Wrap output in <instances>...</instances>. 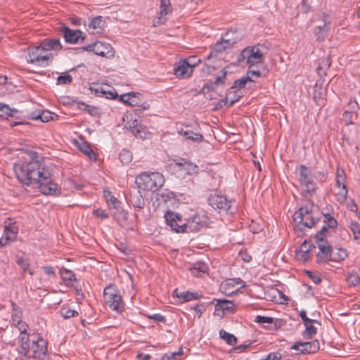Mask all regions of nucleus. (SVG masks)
<instances>
[{"instance_id":"1","label":"nucleus","mask_w":360,"mask_h":360,"mask_svg":"<svg viewBox=\"0 0 360 360\" xmlns=\"http://www.w3.org/2000/svg\"><path fill=\"white\" fill-rule=\"evenodd\" d=\"M31 158L32 160L28 162L15 165L14 170L19 181L27 186L39 188L44 195H60V189L53 182L49 171L44 168L42 158L39 159L36 152L32 153Z\"/></svg>"},{"instance_id":"2","label":"nucleus","mask_w":360,"mask_h":360,"mask_svg":"<svg viewBox=\"0 0 360 360\" xmlns=\"http://www.w3.org/2000/svg\"><path fill=\"white\" fill-rule=\"evenodd\" d=\"M135 183L139 189L155 192L163 186L165 178L159 172H143L136 177Z\"/></svg>"},{"instance_id":"3","label":"nucleus","mask_w":360,"mask_h":360,"mask_svg":"<svg viewBox=\"0 0 360 360\" xmlns=\"http://www.w3.org/2000/svg\"><path fill=\"white\" fill-rule=\"evenodd\" d=\"M310 207L305 206L300 208L293 215V221L296 223L295 229L302 231L304 228H312L318 221L316 213L313 211L314 204L309 200Z\"/></svg>"},{"instance_id":"4","label":"nucleus","mask_w":360,"mask_h":360,"mask_svg":"<svg viewBox=\"0 0 360 360\" xmlns=\"http://www.w3.org/2000/svg\"><path fill=\"white\" fill-rule=\"evenodd\" d=\"M104 299L108 307L113 311L121 314L124 310V302L120 295V290L112 285L107 286L104 289Z\"/></svg>"},{"instance_id":"5","label":"nucleus","mask_w":360,"mask_h":360,"mask_svg":"<svg viewBox=\"0 0 360 360\" xmlns=\"http://www.w3.org/2000/svg\"><path fill=\"white\" fill-rule=\"evenodd\" d=\"M264 53L259 49V44L253 46H248L244 49L238 56V61L243 62L245 60L250 68L258 64L262 63Z\"/></svg>"},{"instance_id":"6","label":"nucleus","mask_w":360,"mask_h":360,"mask_svg":"<svg viewBox=\"0 0 360 360\" xmlns=\"http://www.w3.org/2000/svg\"><path fill=\"white\" fill-rule=\"evenodd\" d=\"M299 171V181L300 186L304 188V196L305 198L311 197L316 193L317 188L312 174L309 169L304 165H300Z\"/></svg>"},{"instance_id":"7","label":"nucleus","mask_w":360,"mask_h":360,"mask_svg":"<svg viewBox=\"0 0 360 360\" xmlns=\"http://www.w3.org/2000/svg\"><path fill=\"white\" fill-rule=\"evenodd\" d=\"M208 204L219 212H224L226 213H233L231 209L232 204L235 202L233 200H227L226 197L217 193H212L209 196Z\"/></svg>"},{"instance_id":"8","label":"nucleus","mask_w":360,"mask_h":360,"mask_svg":"<svg viewBox=\"0 0 360 360\" xmlns=\"http://www.w3.org/2000/svg\"><path fill=\"white\" fill-rule=\"evenodd\" d=\"M27 61L39 65H47L51 56V54L47 53L42 44L40 46L29 49Z\"/></svg>"},{"instance_id":"9","label":"nucleus","mask_w":360,"mask_h":360,"mask_svg":"<svg viewBox=\"0 0 360 360\" xmlns=\"http://www.w3.org/2000/svg\"><path fill=\"white\" fill-rule=\"evenodd\" d=\"M208 218L198 213L184 220V233L198 232L206 226Z\"/></svg>"},{"instance_id":"10","label":"nucleus","mask_w":360,"mask_h":360,"mask_svg":"<svg viewBox=\"0 0 360 360\" xmlns=\"http://www.w3.org/2000/svg\"><path fill=\"white\" fill-rule=\"evenodd\" d=\"M165 219L172 230L176 233H184V220L181 214L169 210L165 212Z\"/></svg>"},{"instance_id":"11","label":"nucleus","mask_w":360,"mask_h":360,"mask_svg":"<svg viewBox=\"0 0 360 360\" xmlns=\"http://www.w3.org/2000/svg\"><path fill=\"white\" fill-rule=\"evenodd\" d=\"M125 127L137 138L142 139L151 138L152 134L148 130V128L141 124L137 120H131Z\"/></svg>"},{"instance_id":"12","label":"nucleus","mask_w":360,"mask_h":360,"mask_svg":"<svg viewBox=\"0 0 360 360\" xmlns=\"http://www.w3.org/2000/svg\"><path fill=\"white\" fill-rule=\"evenodd\" d=\"M195 65L196 63L191 64L186 60H180L174 65V74L179 79L188 78L191 75Z\"/></svg>"},{"instance_id":"13","label":"nucleus","mask_w":360,"mask_h":360,"mask_svg":"<svg viewBox=\"0 0 360 360\" xmlns=\"http://www.w3.org/2000/svg\"><path fill=\"white\" fill-rule=\"evenodd\" d=\"M60 31L65 42L71 44H78L80 40L82 41L85 39V35L79 30H72L67 26H63Z\"/></svg>"},{"instance_id":"14","label":"nucleus","mask_w":360,"mask_h":360,"mask_svg":"<svg viewBox=\"0 0 360 360\" xmlns=\"http://www.w3.org/2000/svg\"><path fill=\"white\" fill-rule=\"evenodd\" d=\"M290 349L297 350L299 354H302L315 353L319 349V342L316 340L311 342H296Z\"/></svg>"},{"instance_id":"15","label":"nucleus","mask_w":360,"mask_h":360,"mask_svg":"<svg viewBox=\"0 0 360 360\" xmlns=\"http://www.w3.org/2000/svg\"><path fill=\"white\" fill-rule=\"evenodd\" d=\"M336 179L335 186L340 189V191L337 193L338 200H346L347 195V189L345 185L346 174L345 170L340 167L336 169Z\"/></svg>"},{"instance_id":"16","label":"nucleus","mask_w":360,"mask_h":360,"mask_svg":"<svg viewBox=\"0 0 360 360\" xmlns=\"http://www.w3.org/2000/svg\"><path fill=\"white\" fill-rule=\"evenodd\" d=\"M317 243L319 252L316 255V262L319 264H326L331 259L332 247L328 241Z\"/></svg>"},{"instance_id":"17","label":"nucleus","mask_w":360,"mask_h":360,"mask_svg":"<svg viewBox=\"0 0 360 360\" xmlns=\"http://www.w3.org/2000/svg\"><path fill=\"white\" fill-rule=\"evenodd\" d=\"M172 12V6L170 3V0H161L160 1V12L159 16H158L155 19H154L153 25L155 27L159 26L160 25L164 24L167 18V15Z\"/></svg>"},{"instance_id":"18","label":"nucleus","mask_w":360,"mask_h":360,"mask_svg":"<svg viewBox=\"0 0 360 360\" xmlns=\"http://www.w3.org/2000/svg\"><path fill=\"white\" fill-rule=\"evenodd\" d=\"M90 90L94 91L98 96H104L106 98L110 99L118 98L117 93L109 85H96L95 87H90Z\"/></svg>"},{"instance_id":"19","label":"nucleus","mask_w":360,"mask_h":360,"mask_svg":"<svg viewBox=\"0 0 360 360\" xmlns=\"http://www.w3.org/2000/svg\"><path fill=\"white\" fill-rule=\"evenodd\" d=\"M216 302L214 315L222 317L226 311L232 312L234 309L235 304L233 302L226 300L214 299L212 303Z\"/></svg>"},{"instance_id":"20","label":"nucleus","mask_w":360,"mask_h":360,"mask_svg":"<svg viewBox=\"0 0 360 360\" xmlns=\"http://www.w3.org/2000/svg\"><path fill=\"white\" fill-rule=\"evenodd\" d=\"M174 162L179 167L180 171L185 172L188 175H194L198 173V166L184 158L174 160Z\"/></svg>"},{"instance_id":"21","label":"nucleus","mask_w":360,"mask_h":360,"mask_svg":"<svg viewBox=\"0 0 360 360\" xmlns=\"http://www.w3.org/2000/svg\"><path fill=\"white\" fill-rule=\"evenodd\" d=\"M18 339L19 347L17 351L18 354L25 357H27L30 349V335H20Z\"/></svg>"},{"instance_id":"22","label":"nucleus","mask_w":360,"mask_h":360,"mask_svg":"<svg viewBox=\"0 0 360 360\" xmlns=\"http://www.w3.org/2000/svg\"><path fill=\"white\" fill-rule=\"evenodd\" d=\"M130 202L134 207L143 209L145 206V200L141 191L136 187L130 189Z\"/></svg>"},{"instance_id":"23","label":"nucleus","mask_w":360,"mask_h":360,"mask_svg":"<svg viewBox=\"0 0 360 360\" xmlns=\"http://www.w3.org/2000/svg\"><path fill=\"white\" fill-rule=\"evenodd\" d=\"M32 344L35 345L37 347V349H34L33 351V358H39L41 354L44 355L47 353L48 342L43 339L42 337L39 336L37 340L32 342Z\"/></svg>"},{"instance_id":"24","label":"nucleus","mask_w":360,"mask_h":360,"mask_svg":"<svg viewBox=\"0 0 360 360\" xmlns=\"http://www.w3.org/2000/svg\"><path fill=\"white\" fill-rule=\"evenodd\" d=\"M157 195V200L166 205H173L176 201V195L168 189L162 190L160 193H158Z\"/></svg>"},{"instance_id":"25","label":"nucleus","mask_w":360,"mask_h":360,"mask_svg":"<svg viewBox=\"0 0 360 360\" xmlns=\"http://www.w3.org/2000/svg\"><path fill=\"white\" fill-rule=\"evenodd\" d=\"M173 295L177 297L181 302L195 300L200 297L197 292H191L189 291L179 292L178 289L174 290Z\"/></svg>"},{"instance_id":"26","label":"nucleus","mask_w":360,"mask_h":360,"mask_svg":"<svg viewBox=\"0 0 360 360\" xmlns=\"http://www.w3.org/2000/svg\"><path fill=\"white\" fill-rule=\"evenodd\" d=\"M189 271L193 276L199 277L200 276V273L204 274L208 271V266L202 261H198L189 267Z\"/></svg>"},{"instance_id":"27","label":"nucleus","mask_w":360,"mask_h":360,"mask_svg":"<svg viewBox=\"0 0 360 360\" xmlns=\"http://www.w3.org/2000/svg\"><path fill=\"white\" fill-rule=\"evenodd\" d=\"M53 113L49 110H40L32 112L30 118L32 120H40L43 122H47L53 120Z\"/></svg>"},{"instance_id":"28","label":"nucleus","mask_w":360,"mask_h":360,"mask_svg":"<svg viewBox=\"0 0 360 360\" xmlns=\"http://www.w3.org/2000/svg\"><path fill=\"white\" fill-rule=\"evenodd\" d=\"M326 18L327 15L324 13L323 15V25L317 26L315 28L314 34L316 37V41H323L327 35L328 29L326 27Z\"/></svg>"},{"instance_id":"29","label":"nucleus","mask_w":360,"mask_h":360,"mask_svg":"<svg viewBox=\"0 0 360 360\" xmlns=\"http://www.w3.org/2000/svg\"><path fill=\"white\" fill-rule=\"evenodd\" d=\"M18 227L15 223H11L4 227V235L6 240L13 241L16 238Z\"/></svg>"},{"instance_id":"30","label":"nucleus","mask_w":360,"mask_h":360,"mask_svg":"<svg viewBox=\"0 0 360 360\" xmlns=\"http://www.w3.org/2000/svg\"><path fill=\"white\" fill-rule=\"evenodd\" d=\"M75 102L79 109L87 112L91 116H98L101 114L100 109L98 107L86 104L82 101Z\"/></svg>"},{"instance_id":"31","label":"nucleus","mask_w":360,"mask_h":360,"mask_svg":"<svg viewBox=\"0 0 360 360\" xmlns=\"http://www.w3.org/2000/svg\"><path fill=\"white\" fill-rule=\"evenodd\" d=\"M347 256V252L345 248H337L335 250L332 248L330 261L340 262L345 260Z\"/></svg>"},{"instance_id":"32","label":"nucleus","mask_w":360,"mask_h":360,"mask_svg":"<svg viewBox=\"0 0 360 360\" xmlns=\"http://www.w3.org/2000/svg\"><path fill=\"white\" fill-rule=\"evenodd\" d=\"M42 44L46 51L50 50L59 51L63 49L60 41L58 39H45Z\"/></svg>"},{"instance_id":"33","label":"nucleus","mask_w":360,"mask_h":360,"mask_svg":"<svg viewBox=\"0 0 360 360\" xmlns=\"http://www.w3.org/2000/svg\"><path fill=\"white\" fill-rule=\"evenodd\" d=\"M179 133L184 136L186 139L191 140L193 142L200 143L203 139V136L201 134L194 133L191 130H181Z\"/></svg>"},{"instance_id":"34","label":"nucleus","mask_w":360,"mask_h":360,"mask_svg":"<svg viewBox=\"0 0 360 360\" xmlns=\"http://www.w3.org/2000/svg\"><path fill=\"white\" fill-rule=\"evenodd\" d=\"M332 60L330 56L323 58L317 68V72L321 77L326 75V72H321V70H328L331 65Z\"/></svg>"},{"instance_id":"35","label":"nucleus","mask_w":360,"mask_h":360,"mask_svg":"<svg viewBox=\"0 0 360 360\" xmlns=\"http://www.w3.org/2000/svg\"><path fill=\"white\" fill-rule=\"evenodd\" d=\"M12 307V322L13 325L19 323L22 321V313L21 309L14 302H11Z\"/></svg>"},{"instance_id":"36","label":"nucleus","mask_w":360,"mask_h":360,"mask_svg":"<svg viewBox=\"0 0 360 360\" xmlns=\"http://www.w3.org/2000/svg\"><path fill=\"white\" fill-rule=\"evenodd\" d=\"M79 150L90 160H96V153L91 149V146L87 142H84L79 146Z\"/></svg>"},{"instance_id":"37","label":"nucleus","mask_w":360,"mask_h":360,"mask_svg":"<svg viewBox=\"0 0 360 360\" xmlns=\"http://www.w3.org/2000/svg\"><path fill=\"white\" fill-rule=\"evenodd\" d=\"M219 337L229 345L233 346L237 343V338L223 329L219 331Z\"/></svg>"},{"instance_id":"38","label":"nucleus","mask_w":360,"mask_h":360,"mask_svg":"<svg viewBox=\"0 0 360 360\" xmlns=\"http://www.w3.org/2000/svg\"><path fill=\"white\" fill-rule=\"evenodd\" d=\"M110 49H111V47L109 44L101 41H96L95 54L101 56H105L108 54Z\"/></svg>"},{"instance_id":"39","label":"nucleus","mask_w":360,"mask_h":360,"mask_svg":"<svg viewBox=\"0 0 360 360\" xmlns=\"http://www.w3.org/2000/svg\"><path fill=\"white\" fill-rule=\"evenodd\" d=\"M16 109L11 108L8 105L0 103V116L7 119L8 117H13L17 112Z\"/></svg>"},{"instance_id":"40","label":"nucleus","mask_w":360,"mask_h":360,"mask_svg":"<svg viewBox=\"0 0 360 360\" xmlns=\"http://www.w3.org/2000/svg\"><path fill=\"white\" fill-rule=\"evenodd\" d=\"M315 322H310V323H304V326L306 327L305 330L303 332L302 335L306 339H310L314 335L316 332L317 329L316 328L313 326V323Z\"/></svg>"},{"instance_id":"41","label":"nucleus","mask_w":360,"mask_h":360,"mask_svg":"<svg viewBox=\"0 0 360 360\" xmlns=\"http://www.w3.org/2000/svg\"><path fill=\"white\" fill-rule=\"evenodd\" d=\"M119 101H122L124 103H127L130 105H135L137 104V102L135 101L136 94L132 93H129L126 94H122L121 96H118Z\"/></svg>"},{"instance_id":"42","label":"nucleus","mask_w":360,"mask_h":360,"mask_svg":"<svg viewBox=\"0 0 360 360\" xmlns=\"http://www.w3.org/2000/svg\"><path fill=\"white\" fill-rule=\"evenodd\" d=\"M232 43L229 40L221 39L218 41L214 47V50L215 52L221 53L225 51L226 49L231 47Z\"/></svg>"},{"instance_id":"43","label":"nucleus","mask_w":360,"mask_h":360,"mask_svg":"<svg viewBox=\"0 0 360 360\" xmlns=\"http://www.w3.org/2000/svg\"><path fill=\"white\" fill-rule=\"evenodd\" d=\"M250 76L243 77L240 79L235 80L233 86L231 87V89H242L244 88L248 82H252Z\"/></svg>"},{"instance_id":"44","label":"nucleus","mask_w":360,"mask_h":360,"mask_svg":"<svg viewBox=\"0 0 360 360\" xmlns=\"http://www.w3.org/2000/svg\"><path fill=\"white\" fill-rule=\"evenodd\" d=\"M347 282L349 285L356 286L360 283V276L355 271L350 272L347 276Z\"/></svg>"},{"instance_id":"45","label":"nucleus","mask_w":360,"mask_h":360,"mask_svg":"<svg viewBox=\"0 0 360 360\" xmlns=\"http://www.w3.org/2000/svg\"><path fill=\"white\" fill-rule=\"evenodd\" d=\"M116 211L113 213L114 217L118 221H126L129 217V213L119 207L115 208Z\"/></svg>"},{"instance_id":"46","label":"nucleus","mask_w":360,"mask_h":360,"mask_svg":"<svg viewBox=\"0 0 360 360\" xmlns=\"http://www.w3.org/2000/svg\"><path fill=\"white\" fill-rule=\"evenodd\" d=\"M357 118V113L354 111L345 110L343 113V120L346 125L352 124V120Z\"/></svg>"},{"instance_id":"47","label":"nucleus","mask_w":360,"mask_h":360,"mask_svg":"<svg viewBox=\"0 0 360 360\" xmlns=\"http://www.w3.org/2000/svg\"><path fill=\"white\" fill-rule=\"evenodd\" d=\"M16 263L21 267V269L24 271H29V274L32 275L34 273L32 271L29 269L30 262L27 259H25L23 257H18L16 259Z\"/></svg>"},{"instance_id":"48","label":"nucleus","mask_w":360,"mask_h":360,"mask_svg":"<svg viewBox=\"0 0 360 360\" xmlns=\"http://www.w3.org/2000/svg\"><path fill=\"white\" fill-rule=\"evenodd\" d=\"M119 158L122 163L127 164L132 160V154L129 150L124 149L120 152Z\"/></svg>"},{"instance_id":"49","label":"nucleus","mask_w":360,"mask_h":360,"mask_svg":"<svg viewBox=\"0 0 360 360\" xmlns=\"http://www.w3.org/2000/svg\"><path fill=\"white\" fill-rule=\"evenodd\" d=\"M350 229L354 236V240L360 243V226L357 222H352Z\"/></svg>"},{"instance_id":"50","label":"nucleus","mask_w":360,"mask_h":360,"mask_svg":"<svg viewBox=\"0 0 360 360\" xmlns=\"http://www.w3.org/2000/svg\"><path fill=\"white\" fill-rule=\"evenodd\" d=\"M104 25V21L101 16H97L91 20L89 24V27L94 30L97 28H101Z\"/></svg>"},{"instance_id":"51","label":"nucleus","mask_w":360,"mask_h":360,"mask_svg":"<svg viewBox=\"0 0 360 360\" xmlns=\"http://www.w3.org/2000/svg\"><path fill=\"white\" fill-rule=\"evenodd\" d=\"M61 316L65 319H70L78 316V312L75 310L68 309V307H63L60 309Z\"/></svg>"},{"instance_id":"52","label":"nucleus","mask_w":360,"mask_h":360,"mask_svg":"<svg viewBox=\"0 0 360 360\" xmlns=\"http://www.w3.org/2000/svg\"><path fill=\"white\" fill-rule=\"evenodd\" d=\"M61 277L64 281H73L76 280L75 274L70 270L64 269L61 270Z\"/></svg>"},{"instance_id":"53","label":"nucleus","mask_w":360,"mask_h":360,"mask_svg":"<svg viewBox=\"0 0 360 360\" xmlns=\"http://www.w3.org/2000/svg\"><path fill=\"white\" fill-rule=\"evenodd\" d=\"M310 252L311 249L299 250V251L297 252V256L299 259L303 260L304 262H307L311 257Z\"/></svg>"},{"instance_id":"54","label":"nucleus","mask_w":360,"mask_h":360,"mask_svg":"<svg viewBox=\"0 0 360 360\" xmlns=\"http://www.w3.org/2000/svg\"><path fill=\"white\" fill-rule=\"evenodd\" d=\"M183 354V349L180 348L178 352L165 354L161 360H177V356Z\"/></svg>"},{"instance_id":"55","label":"nucleus","mask_w":360,"mask_h":360,"mask_svg":"<svg viewBox=\"0 0 360 360\" xmlns=\"http://www.w3.org/2000/svg\"><path fill=\"white\" fill-rule=\"evenodd\" d=\"M72 82V77L70 75H60L57 78L58 84H70Z\"/></svg>"},{"instance_id":"56","label":"nucleus","mask_w":360,"mask_h":360,"mask_svg":"<svg viewBox=\"0 0 360 360\" xmlns=\"http://www.w3.org/2000/svg\"><path fill=\"white\" fill-rule=\"evenodd\" d=\"M324 217L326 219V220L324 221V222L326 224V226L328 227L331 229L337 228L338 222L334 217H331L330 214H325Z\"/></svg>"},{"instance_id":"57","label":"nucleus","mask_w":360,"mask_h":360,"mask_svg":"<svg viewBox=\"0 0 360 360\" xmlns=\"http://www.w3.org/2000/svg\"><path fill=\"white\" fill-rule=\"evenodd\" d=\"M328 226H323L322 229L314 236L316 242H324L326 232L328 231Z\"/></svg>"},{"instance_id":"58","label":"nucleus","mask_w":360,"mask_h":360,"mask_svg":"<svg viewBox=\"0 0 360 360\" xmlns=\"http://www.w3.org/2000/svg\"><path fill=\"white\" fill-rule=\"evenodd\" d=\"M274 319L272 317H268V316H257L255 317V322H257L259 323H268L271 324L274 323Z\"/></svg>"},{"instance_id":"59","label":"nucleus","mask_w":360,"mask_h":360,"mask_svg":"<svg viewBox=\"0 0 360 360\" xmlns=\"http://www.w3.org/2000/svg\"><path fill=\"white\" fill-rule=\"evenodd\" d=\"M110 197L106 198L110 208L115 209L120 206V202L114 196L109 195Z\"/></svg>"},{"instance_id":"60","label":"nucleus","mask_w":360,"mask_h":360,"mask_svg":"<svg viewBox=\"0 0 360 360\" xmlns=\"http://www.w3.org/2000/svg\"><path fill=\"white\" fill-rule=\"evenodd\" d=\"M14 326H16L18 328V330H20V335L28 334L27 329H28L29 326L25 322H23L22 321H21L19 323H15V325H14Z\"/></svg>"},{"instance_id":"61","label":"nucleus","mask_w":360,"mask_h":360,"mask_svg":"<svg viewBox=\"0 0 360 360\" xmlns=\"http://www.w3.org/2000/svg\"><path fill=\"white\" fill-rule=\"evenodd\" d=\"M305 274L314 283L319 284L321 282V278L316 274H314L312 271L306 270Z\"/></svg>"},{"instance_id":"62","label":"nucleus","mask_w":360,"mask_h":360,"mask_svg":"<svg viewBox=\"0 0 360 360\" xmlns=\"http://www.w3.org/2000/svg\"><path fill=\"white\" fill-rule=\"evenodd\" d=\"M191 309L195 311V312L198 314V318H200L202 313L205 311L206 307L203 304H196L193 307H191Z\"/></svg>"},{"instance_id":"63","label":"nucleus","mask_w":360,"mask_h":360,"mask_svg":"<svg viewBox=\"0 0 360 360\" xmlns=\"http://www.w3.org/2000/svg\"><path fill=\"white\" fill-rule=\"evenodd\" d=\"M226 72L224 71V70H222L221 75H219V76L217 77L213 82H211V83L214 84V85H218V84H224V80L226 79Z\"/></svg>"},{"instance_id":"64","label":"nucleus","mask_w":360,"mask_h":360,"mask_svg":"<svg viewBox=\"0 0 360 360\" xmlns=\"http://www.w3.org/2000/svg\"><path fill=\"white\" fill-rule=\"evenodd\" d=\"M233 94V97L230 96V102L228 104V107L232 106L236 102L238 101L242 97L241 94H238L237 91H231Z\"/></svg>"}]
</instances>
